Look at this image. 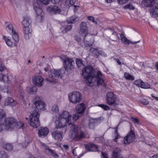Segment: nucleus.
Wrapping results in <instances>:
<instances>
[{
  "label": "nucleus",
  "instance_id": "nucleus-49",
  "mask_svg": "<svg viewBox=\"0 0 158 158\" xmlns=\"http://www.w3.org/2000/svg\"><path fill=\"white\" fill-rule=\"evenodd\" d=\"M52 110L55 112H57L59 111L58 106L56 105H54L52 107Z\"/></svg>",
  "mask_w": 158,
  "mask_h": 158
},
{
  "label": "nucleus",
  "instance_id": "nucleus-62",
  "mask_svg": "<svg viewBox=\"0 0 158 158\" xmlns=\"http://www.w3.org/2000/svg\"><path fill=\"white\" fill-rule=\"evenodd\" d=\"M139 42V41H138L137 42H132V41H130V43L131 44H133L134 45V46L136 47H138L139 46L138 45H136L135 44Z\"/></svg>",
  "mask_w": 158,
  "mask_h": 158
},
{
  "label": "nucleus",
  "instance_id": "nucleus-17",
  "mask_svg": "<svg viewBox=\"0 0 158 158\" xmlns=\"http://www.w3.org/2000/svg\"><path fill=\"white\" fill-rule=\"evenodd\" d=\"M88 29L86 23L82 22L80 24L79 33L80 34H87Z\"/></svg>",
  "mask_w": 158,
  "mask_h": 158
},
{
  "label": "nucleus",
  "instance_id": "nucleus-15",
  "mask_svg": "<svg viewBox=\"0 0 158 158\" xmlns=\"http://www.w3.org/2000/svg\"><path fill=\"white\" fill-rule=\"evenodd\" d=\"M35 105V107L31 109L30 112H33V110H35V109L38 112L39 110H45V104L44 102L42 101L36 104Z\"/></svg>",
  "mask_w": 158,
  "mask_h": 158
},
{
  "label": "nucleus",
  "instance_id": "nucleus-48",
  "mask_svg": "<svg viewBox=\"0 0 158 158\" xmlns=\"http://www.w3.org/2000/svg\"><path fill=\"white\" fill-rule=\"evenodd\" d=\"M143 81L139 79L136 80L134 81V83L137 86L140 87V85L142 83Z\"/></svg>",
  "mask_w": 158,
  "mask_h": 158
},
{
  "label": "nucleus",
  "instance_id": "nucleus-30",
  "mask_svg": "<svg viewBox=\"0 0 158 158\" xmlns=\"http://www.w3.org/2000/svg\"><path fill=\"white\" fill-rule=\"evenodd\" d=\"M121 150L118 148H116L114 151L112 158H122L119 156Z\"/></svg>",
  "mask_w": 158,
  "mask_h": 158
},
{
  "label": "nucleus",
  "instance_id": "nucleus-51",
  "mask_svg": "<svg viewBox=\"0 0 158 158\" xmlns=\"http://www.w3.org/2000/svg\"><path fill=\"white\" fill-rule=\"evenodd\" d=\"M5 113L2 109H0V119L2 118L5 116Z\"/></svg>",
  "mask_w": 158,
  "mask_h": 158
},
{
  "label": "nucleus",
  "instance_id": "nucleus-60",
  "mask_svg": "<svg viewBox=\"0 0 158 158\" xmlns=\"http://www.w3.org/2000/svg\"><path fill=\"white\" fill-rule=\"evenodd\" d=\"M51 2L54 4H56L58 3L60 1V0H50Z\"/></svg>",
  "mask_w": 158,
  "mask_h": 158
},
{
  "label": "nucleus",
  "instance_id": "nucleus-29",
  "mask_svg": "<svg viewBox=\"0 0 158 158\" xmlns=\"http://www.w3.org/2000/svg\"><path fill=\"white\" fill-rule=\"evenodd\" d=\"M60 117L70 120H71L72 118L71 115L67 111H64L62 112L61 114L60 115Z\"/></svg>",
  "mask_w": 158,
  "mask_h": 158
},
{
  "label": "nucleus",
  "instance_id": "nucleus-44",
  "mask_svg": "<svg viewBox=\"0 0 158 158\" xmlns=\"http://www.w3.org/2000/svg\"><path fill=\"white\" fill-rule=\"evenodd\" d=\"M0 158H8V156L4 151H0Z\"/></svg>",
  "mask_w": 158,
  "mask_h": 158
},
{
  "label": "nucleus",
  "instance_id": "nucleus-3",
  "mask_svg": "<svg viewBox=\"0 0 158 158\" xmlns=\"http://www.w3.org/2000/svg\"><path fill=\"white\" fill-rule=\"evenodd\" d=\"M65 73L64 69H61L59 70L52 69L48 72L49 78H47L46 80L50 83H54L55 81L58 78H61L62 73Z\"/></svg>",
  "mask_w": 158,
  "mask_h": 158
},
{
  "label": "nucleus",
  "instance_id": "nucleus-28",
  "mask_svg": "<svg viewBox=\"0 0 158 158\" xmlns=\"http://www.w3.org/2000/svg\"><path fill=\"white\" fill-rule=\"evenodd\" d=\"M154 2V0H143L142 3L146 7H151L153 5Z\"/></svg>",
  "mask_w": 158,
  "mask_h": 158
},
{
  "label": "nucleus",
  "instance_id": "nucleus-56",
  "mask_svg": "<svg viewBox=\"0 0 158 158\" xmlns=\"http://www.w3.org/2000/svg\"><path fill=\"white\" fill-rule=\"evenodd\" d=\"M132 121L134 123L139 124V120L138 118H132Z\"/></svg>",
  "mask_w": 158,
  "mask_h": 158
},
{
  "label": "nucleus",
  "instance_id": "nucleus-47",
  "mask_svg": "<svg viewBox=\"0 0 158 158\" xmlns=\"http://www.w3.org/2000/svg\"><path fill=\"white\" fill-rule=\"evenodd\" d=\"M109 32H112V35H114L115 36V40H117L118 38V37L117 35V34L112 29L110 28L109 29Z\"/></svg>",
  "mask_w": 158,
  "mask_h": 158
},
{
  "label": "nucleus",
  "instance_id": "nucleus-20",
  "mask_svg": "<svg viewBox=\"0 0 158 158\" xmlns=\"http://www.w3.org/2000/svg\"><path fill=\"white\" fill-rule=\"evenodd\" d=\"M86 109L85 105L82 103L78 105L76 107V111L77 113L81 114H83Z\"/></svg>",
  "mask_w": 158,
  "mask_h": 158
},
{
  "label": "nucleus",
  "instance_id": "nucleus-13",
  "mask_svg": "<svg viewBox=\"0 0 158 158\" xmlns=\"http://www.w3.org/2000/svg\"><path fill=\"white\" fill-rule=\"evenodd\" d=\"M42 146L45 149L46 152L47 154L51 155L54 157H57L58 156V155L55 153L53 150L50 149L48 146L44 144H42Z\"/></svg>",
  "mask_w": 158,
  "mask_h": 158
},
{
  "label": "nucleus",
  "instance_id": "nucleus-4",
  "mask_svg": "<svg viewBox=\"0 0 158 158\" xmlns=\"http://www.w3.org/2000/svg\"><path fill=\"white\" fill-rule=\"evenodd\" d=\"M3 37L7 45L10 47H13L16 46L19 40V36L16 32L12 34V38L11 39L9 38V37H6L4 35H3Z\"/></svg>",
  "mask_w": 158,
  "mask_h": 158
},
{
  "label": "nucleus",
  "instance_id": "nucleus-52",
  "mask_svg": "<svg viewBox=\"0 0 158 158\" xmlns=\"http://www.w3.org/2000/svg\"><path fill=\"white\" fill-rule=\"evenodd\" d=\"M150 13L151 15H152V16H154L155 17L158 15L157 14L155 11V10L153 9L151 10Z\"/></svg>",
  "mask_w": 158,
  "mask_h": 158
},
{
  "label": "nucleus",
  "instance_id": "nucleus-7",
  "mask_svg": "<svg viewBox=\"0 0 158 158\" xmlns=\"http://www.w3.org/2000/svg\"><path fill=\"white\" fill-rule=\"evenodd\" d=\"M81 97L82 94L77 91H75L69 94L70 101L74 104L80 102L81 100Z\"/></svg>",
  "mask_w": 158,
  "mask_h": 158
},
{
  "label": "nucleus",
  "instance_id": "nucleus-26",
  "mask_svg": "<svg viewBox=\"0 0 158 158\" xmlns=\"http://www.w3.org/2000/svg\"><path fill=\"white\" fill-rule=\"evenodd\" d=\"M102 117H100L98 118V119H101ZM98 118H91L89 120V128L91 129H94L95 127V123L97 120Z\"/></svg>",
  "mask_w": 158,
  "mask_h": 158
},
{
  "label": "nucleus",
  "instance_id": "nucleus-19",
  "mask_svg": "<svg viewBox=\"0 0 158 158\" xmlns=\"http://www.w3.org/2000/svg\"><path fill=\"white\" fill-rule=\"evenodd\" d=\"M4 103L6 106L10 105L12 106H14L17 104V102L12 98L8 97L6 99Z\"/></svg>",
  "mask_w": 158,
  "mask_h": 158
},
{
  "label": "nucleus",
  "instance_id": "nucleus-40",
  "mask_svg": "<svg viewBox=\"0 0 158 158\" xmlns=\"http://www.w3.org/2000/svg\"><path fill=\"white\" fill-rule=\"evenodd\" d=\"M76 0H66L65 2L66 4L68 6L70 7L73 5L76 2Z\"/></svg>",
  "mask_w": 158,
  "mask_h": 158
},
{
  "label": "nucleus",
  "instance_id": "nucleus-22",
  "mask_svg": "<svg viewBox=\"0 0 158 158\" xmlns=\"http://www.w3.org/2000/svg\"><path fill=\"white\" fill-rule=\"evenodd\" d=\"M5 24L6 25V29L9 33H11L12 35L15 32H16L14 30L13 26L12 24L8 22L6 23Z\"/></svg>",
  "mask_w": 158,
  "mask_h": 158
},
{
  "label": "nucleus",
  "instance_id": "nucleus-35",
  "mask_svg": "<svg viewBox=\"0 0 158 158\" xmlns=\"http://www.w3.org/2000/svg\"><path fill=\"white\" fill-rule=\"evenodd\" d=\"M72 27V25H68L65 27L64 28V30H62V32L63 34H64L67 32L68 31L71 29Z\"/></svg>",
  "mask_w": 158,
  "mask_h": 158
},
{
  "label": "nucleus",
  "instance_id": "nucleus-39",
  "mask_svg": "<svg viewBox=\"0 0 158 158\" xmlns=\"http://www.w3.org/2000/svg\"><path fill=\"white\" fill-rule=\"evenodd\" d=\"M0 80L4 82L8 81V77L5 75L0 74Z\"/></svg>",
  "mask_w": 158,
  "mask_h": 158
},
{
  "label": "nucleus",
  "instance_id": "nucleus-5",
  "mask_svg": "<svg viewBox=\"0 0 158 158\" xmlns=\"http://www.w3.org/2000/svg\"><path fill=\"white\" fill-rule=\"evenodd\" d=\"M31 115L30 125L34 128H37L40 125V123L39 120L40 115L38 111L35 109L33 112H30Z\"/></svg>",
  "mask_w": 158,
  "mask_h": 158
},
{
  "label": "nucleus",
  "instance_id": "nucleus-45",
  "mask_svg": "<svg viewBox=\"0 0 158 158\" xmlns=\"http://www.w3.org/2000/svg\"><path fill=\"white\" fill-rule=\"evenodd\" d=\"M23 31L24 34H29L31 33V30L30 29L29 27H24Z\"/></svg>",
  "mask_w": 158,
  "mask_h": 158
},
{
  "label": "nucleus",
  "instance_id": "nucleus-14",
  "mask_svg": "<svg viewBox=\"0 0 158 158\" xmlns=\"http://www.w3.org/2000/svg\"><path fill=\"white\" fill-rule=\"evenodd\" d=\"M43 80L40 76H35L33 79V83L36 86L40 87L43 85Z\"/></svg>",
  "mask_w": 158,
  "mask_h": 158
},
{
  "label": "nucleus",
  "instance_id": "nucleus-37",
  "mask_svg": "<svg viewBox=\"0 0 158 158\" xmlns=\"http://www.w3.org/2000/svg\"><path fill=\"white\" fill-rule=\"evenodd\" d=\"M81 114H79L77 113L76 114H74L73 116L72 117V118L71 119V121H72V123H73L74 121H75L77 120L79 117H80L81 115Z\"/></svg>",
  "mask_w": 158,
  "mask_h": 158
},
{
  "label": "nucleus",
  "instance_id": "nucleus-24",
  "mask_svg": "<svg viewBox=\"0 0 158 158\" xmlns=\"http://www.w3.org/2000/svg\"><path fill=\"white\" fill-rule=\"evenodd\" d=\"M31 23V20L29 17H27L24 18L22 22V23L24 27H29Z\"/></svg>",
  "mask_w": 158,
  "mask_h": 158
},
{
  "label": "nucleus",
  "instance_id": "nucleus-23",
  "mask_svg": "<svg viewBox=\"0 0 158 158\" xmlns=\"http://www.w3.org/2000/svg\"><path fill=\"white\" fill-rule=\"evenodd\" d=\"M26 90L27 93L30 94H35L37 92V89L36 86H31L27 88Z\"/></svg>",
  "mask_w": 158,
  "mask_h": 158
},
{
  "label": "nucleus",
  "instance_id": "nucleus-18",
  "mask_svg": "<svg viewBox=\"0 0 158 158\" xmlns=\"http://www.w3.org/2000/svg\"><path fill=\"white\" fill-rule=\"evenodd\" d=\"M49 130L47 128L41 127L39 128L38 134L39 136L43 137L46 136Z\"/></svg>",
  "mask_w": 158,
  "mask_h": 158
},
{
  "label": "nucleus",
  "instance_id": "nucleus-50",
  "mask_svg": "<svg viewBox=\"0 0 158 158\" xmlns=\"http://www.w3.org/2000/svg\"><path fill=\"white\" fill-rule=\"evenodd\" d=\"M129 0H117L118 3L120 5L125 4L127 3Z\"/></svg>",
  "mask_w": 158,
  "mask_h": 158
},
{
  "label": "nucleus",
  "instance_id": "nucleus-38",
  "mask_svg": "<svg viewBox=\"0 0 158 158\" xmlns=\"http://www.w3.org/2000/svg\"><path fill=\"white\" fill-rule=\"evenodd\" d=\"M124 77L127 80L131 81L134 80V77L130 75L129 73H125L124 74Z\"/></svg>",
  "mask_w": 158,
  "mask_h": 158
},
{
  "label": "nucleus",
  "instance_id": "nucleus-27",
  "mask_svg": "<svg viewBox=\"0 0 158 158\" xmlns=\"http://www.w3.org/2000/svg\"><path fill=\"white\" fill-rule=\"evenodd\" d=\"M76 64L79 68L82 69L85 67V62L81 59L77 58L76 59Z\"/></svg>",
  "mask_w": 158,
  "mask_h": 158
},
{
  "label": "nucleus",
  "instance_id": "nucleus-16",
  "mask_svg": "<svg viewBox=\"0 0 158 158\" xmlns=\"http://www.w3.org/2000/svg\"><path fill=\"white\" fill-rule=\"evenodd\" d=\"M53 138L56 140L61 141L62 139L63 133L59 131H53L52 133Z\"/></svg>",
  "mask_w": 158,
  "mask_h": 158
},
{
  "label": "nucleus",
  "instance_id": "nucleus-21",
  "mask_svg": "<svg viewBox=\"0 0 158 158\" xmlns=\"http://www.w3.org/2000/svg\"><path fill=\"white\" fill-rule=\"evenodd\" d=\"M86 150L88 151H96L98 149L97 146L91 143L85 145Z\"/></svg>",
  "mask_w": 158,
  "mask_h": 158
},
{
  "label": "nucleus",
  "instance_id": "nucleus-33",
  "mask_svg": "<svg viewBox=\"0 0 158 158\" xmlns=\"http://www.w3.org/2000/svg\"><path fill=\"white\" fill-rule=\"evenodd\" d=\"M120 37L121 38L122 41L125 44L129 45L131 41H130L124 36L123 34L120 35Z\"/></svg>",
  "mask_w": 158,
  "mask_h": 158
},
{
  "label": "nucleus",
  "instance_id": "nucleus-41",
  "mask_svg": "<svg viewBox=\"0 0 158 158\" xmlns=\"http://www.w3.org/2000/svg\"><path fill=\"white\" fill-rule=\"evenodd\" d=\"M40 97L38 96H36L32 100L33 102L35 105L37 103H38L40 102H41Z\"/></svg>",
  "mask_w": 158,
  "mask_h": 158
},
{
  "label": "nucleus",
  "instance_id": "nucleus-57",
  "mask_svg": "<svg viewBox=\"0 0 158 158\" xmlns=\"http://www.w3.org/2000/svg\"><path fill=\"white\" fill-rule=\"evenodd\" d=\"M75 39L76 41L78 42H80L81 40V37L78 35H76Z\"/></svg>",
  "mask_w": 158,
  "mask_h": 158
},
{
  "label": "nucleus",
  "instance_id": "nucleus-9",
  "mask_svg": "<svg viewBox=\"0 0 158 158\" xmlns=\"http://www.w3.org/2000/svg\"><path fill=\"white\" fill-rule=\"evenodd\" d=\"M64 66L65 70L68 71L74 68V62L71 58H66L64 61Z\"/></svg>",
  "mask_w": 158,
  "mask_h": 158
},
{
  "label": "nucleus",
  "instance_id": "nucleus-64",
  "mask_svg": "<svg viewBox=\"0 0 158 158\" xmlns=\"http://www.w3.org/2000/svg\"><path fill=\"white\" fill-rule=\"evenodd\" d=\"M3 124L0 122V132L2 131L3 130Z\"/></svg>",
  "mask_w": 158,
  "mask_h": 158
},
{
  "label": "nucleus",
  "instance_id": "nucleus-6",
  "mask_svg": "<svg viewBox=\"0 0 158 158\" xmlns=\"http://www.w3.org/2000/svg\"><path fill=\"white\" fill-rule=\"evenodd\" d=\"M106 100V103L109 105L116 106L118 104L117 95L112 92H109L107 94Z\"/></svg>",
  "mask_w": 158,
  "mask_h": 158
},
{
  "label": "nucleus",
  "instance_id": "nucleus-61",
  "mask_svg": "<svg viewBox=\"0 0 158 158\" xmlns=\"http://www.w3.org/2000/svg\"><path fill=\"white\" fill-rule=\"evenodd\" d=\"M62 147L63 148L66 150H68L69 148V146L68 145H63L62 146Z\"/></svg>",
  "mask_w": 158,
  "mask_h": 158
},
{
  "label": "nucleus",
  "instance_id": "nucleus-25",
  "mask_svg": "<svg viewBox=\"0 0 158 158\" xmlns=\"http://www.w3.org/2000/svg\"><path fill=\"white\" fill-rule=\"evenodd\" d=\"M35 10L37 15L36 18V20H38L39 19H40V21H41L42 18L41 15L42 12V10L41 8L39 7L35 8Z\"/></svg>",
  "mask_w": 158,
  "mask_h": 158
},
{
  "label": "nucleus",
  "instance_id": "nucleus-2",
  "mask_svg": "<svg viewBox=\"0 0 158 158\" xmlns=\"http://www.w3.org/2000/svg\"><path fill=\"white\" fill-rule=\"evenodd\" d=\"M82 75L86 79L87 85L89 86L93 85L96 83L98 85H102L104 82V76L100 71H98L96 74L94 70L91 66H87L82 69Z\"/></svg>",
  "mask_w": 158,
  "mask_h": 158
},
{
  "label": "nucleus",
  "instance_id": "nucleus-54",
  "mask_svg": "<svg viewBox=\"0 0 158 158\" xmlns=\"http://www.w3.org/2000/svg\"><path fill=\"white\" fill-rule=\"evenodd\" d=\"M99 52V55H100L102 56L105 57H106L107 56L106 54L104 52L102 51L101 50H100Z\"/></svg>",
  "mask_w": 158,
  "mask_h": 158
},
{
  "label": "nucleus",
  "instance_id": "nucleus-32",
  "mask_svg": "<svg viewBox=\"0 0 158 158\" xmlns=\"http://www.w3.org/2000/svg\"><path fill=\"white\" fill-rule=\"evenodd\" d=\"M79 20V18L76 16L70 17L68 20L69 23H73Z\"/></svg>",
  "mask_w": 158,
  "mask_h": 158
},
{
  "label": "nucleus",
  "instance_id": "nucleus-36",
  "mask_svg": "<svg viewBox=\"0 0 158 158\" xmlns=\"http://www.w3.org/2000/svg\"><path fill=\"white\" fill-rule=\"evenodd\" d=\"M139 87L142 88L149 89L150 88V85L148 83L144 82L143 81L142 83L140 84Z\"/></svg>",
  "mask_w": 158,
  "mask_h": 158
},
{
  "label": "nucleus",
  "instance_id": "nucleus-34",
  "mask_svg": "<svg viewBox=\"0 0 158 158\" xmlns=\"http://www.w3.org/2000/svg\"><path fill=\"white\" fill-rule=\"evenodd\" d=\"M3 148L8 151H11L13 148V147L11 144L6 143L4 145Z\"/></svg>",
  "mask_w": 158,
  "mask_h": 158
},
{
  "label": "nucleus",
  "instance_id": "nucleus-43",
  "mask_svg": "<svg viewBox=\"0 0 158 158\" xmlns=\"http://www.w3.org/2000/svg\"><path fill=\"white\" fill-rule=\"evenodd\" d=\"M29 142V140L28 139V138H25L24 142H23L22 143L21 145L23 148H25L27 147Z\"/></svg>",
  "mask_w": 158,
  "mask_h": 158
},
{
  "label": "nucleus",
  "instance_id": "nucleus-53",
  "mask_svg": "<svg viewBox=\"0 0 158 158\" xmlns=\"http://www.w3.org/2000/svg\"><path fill=\"white\" fill-rule=\"evenodd\" d=\"M88 18L90 21H92L93 23H95V24H97V22L96 21H95L94 18L92 16H88Z\"/></svg>",
  "mask_w": 158,
  "mask_h": 158
},
{
  "label": "nucleus",
  "instance_id": "nucleus-31",
  "mask_svg": "<svg viewBox=\"0 0 158 158\" xmlns=\"http://www.w3.org/2000/svg\"><path fill=\"white\" fill-rule=\"evenodd\" d=\"M89 51L93 53L96 58H97L98 57L100 50H98L97 48H90Z\"/></svg>",
  "mask_w": 158,
  "mask_h": 158
},
{
  "label": "nucleus",
  "instance_id": "nucleus-12",
  "mask_svg": "<svg viewBox=\"0 0 158 158\" xmlns=\"http://www.w3.org/2000/svg\"><path fill=\"white\" fill-rule=\"evenodd\" d=\"M48 11L51 14H59L61 11L60 8L55 5L50 6L47 8Z\"/></svg>",
  "mask_w": 158,
  "mask_h": 158
},
{
  "label": "nucleus",
  "instance_id": "nucleus-46",
  "mask_svg": "<svg viewBox=\"0 0 158 158\" xmlns=\"http://www.w3.org/2000/svg\"><path fill=\"white\" fill-rule=\"evenodd\" d=\"M98 106L101 107L105 110H107L110 109L109 107L106 105L99 104L98 105Z\"/></svg>",
  "mask_w": 158,
  "mask_h": 158
},
{
  "label": "nucleus",
  "instance_id": "nucleus-63",
  "mask_svg": "<svg viewBox=\"0 0 158 158\" xmlns=\"http://www.w3.org/2000/svg\"><path fill=\"white\" fill-rule=\"evenodd\" d=\"M144 105H147L148 104L149 102L147 100H144V101H142L141 102Z\"/></svg>",
  "mask_w": 158,
  "mask_h": 158
},
{
  "label": "nucleus",
  "instance_id": "nucleus-58",
  "mask_svg": "<svg viewBox=\"0 0 158 158\" xmlns=\"http://www.w3.org/2000/svg\"><path fill=\"white\" fill-rule=\"evenodd\" d=\"M126 7L127 8L129 9H134V7L131 4H128L127 6H126Z\"/></svg>",
  "mask_w": 158,
  "mask_h": 158
},
{
  "label": "nucleus",
  "instance_id": "nucleus-55",
  "mask_svg": "<svg viewBox=\"0 0 158 158\" xmlns=\"http://www.w3.org/2000/svg\"><path fill=\"white\" fill-rule=\"evenodd\" d=\"M43 4L45 5L48 4L49 2V0H40Z\"/></svg>",
  "mask_w": 158,
  "mask_h": 158
},
{
  "label": "nucleus",
  "instance_id": "nucleus-8",
  "mask_svg": "<svg viewBox=\"0 0 158 158\" xmlns=\"http://www.w3.org/2000/svg\"><path fill=\"white\" fill-rule=\"evenodd\" d=\"M4 123L5 129L6 131H11L15 127L16 120L13 117L8 118L5 120Z\"/></svg>",
  "mask_w": 158,
  "mask_h": 158
},
{
  "label": "nucleus",
  "instance_id": "nucleus-42",
  "mask_svg": "<svg viewBox=\"0 0 158 158\" xmlns=\"http://www.w3.org/2000/svg\"><path fill=\"white\" fill-rule=\"evenodd\" d=\"M24 126V123L22 122H19L18 123H17L16 122V124L15 126V127H16L17 128L19 129V128H23V127Z\"/></svg>",
  "mask_w": 158,
  "mask_h": 158
},
{
  "label": "nucleus",
  "instance_id": "nucleus-10",
  "mask_svg": "<svg viewBox=\"0 0 158 158\" xmlns=\"http://www.w3.org/2000/svg\"><path fill=\"white\" fill-rule=\"evenodd\" d=\"M135 139V135L133 131L129 132L123 140L124 144H128L132 142Z\"/></svg>",
  "mask_w": 158,
  "mask_h": 158
},
{
  "label": "nucleus",
  "instance_id": "nucleus-59",
  "mask_svg": "<svg viewBox=\"0 0 158 158\" xmlns=\"http://www.w3.org/2000/svg\"><path fill=\"white\" fill-rule=\"evenodd\" d=\"M40 5L38 3L35 2L33 4V7L34 10H35V9L36 8L40 7Z\"/></svg>",
  "mask_w": 158,
  "mask_h": 158
},
{
  "label": "nucleus",
  "instance_id": "nucleus-11",
  "mask_svg": "<svg viewBox=\"0 0 158 158\" xmlns=\"http://www.w3.org/2000/svg\"><path fill=\"white\" fill-rule=\"evenodd\" d=\"M84 42L85 47H87L90 46L94 43V38L92 37L90 35L86 34L84 37Z\"/></svg>",
  "mask_w": 158,
  "mask_h": 158
},
{
  "label": "nucleus",
  "instance_id": "nucleus-1",
  "mask_svg": "<svg viewBox=\"0 0 158 158\" xmlns=\"http://www.w3.org/2000/svg\"><path fill=\"white\" fill-rule=\"evenodd\" d=\"M56 123L58 125V127L59 128L68 125L67 126L70 129L69 136L70 139L78 141L85 137L84 132L81 131L75 124L72 123L71 120L60 117Z\"/></svg>",
  "mask_w": 158,
  "mask_h": 158
}]
</instances>
